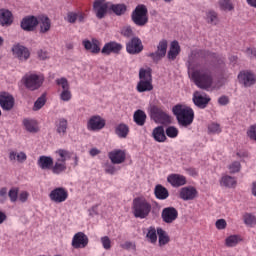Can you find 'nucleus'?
<instances>
[{
  "mask_svg": "<svg viewBox=\"0 0 256 256\" xmlns=\"http://www.w3.org/2000/svg\"><path fill=\"white\" fill-rule=\"evenodd\" d=\"M208 131H209V133L219 134V133H221V126L217 123H211L208 126Z\"/></svg>",
  "mask_w": 256,
  "mask_h": 256,
  "instance_id": "obj_56",
  "label": "nucleus"
},
{
  "mask_svg": "<svg viewBox=\"0 0 256 256\" xmlns=\"http://www.w3.org/2000/svg\"><path fill=\"white\" fill-rule=\"evenodd\" d=\"M93 9L98 19H103L107 15L109 9V3L105 0H96L93 4Z\"/></svg>",
  "mask_w": 256,
  "mask_h": 256,
  "instance_id": "obj_24",
  "label": "nucleus"
},
{
  "mask_svg": "<svg viewBox=\"0 0 256 256\" xmlns=\"http://www.w3.org/2000/svg\"><path fill=\"white\" fill-rule=\"evenodd\" d=\"M238 82L243 87H253L256 83V75L253 71L250 70H242L238 74Z\"/></svg>",
  "mask_w": 256,
  "mask_h": 256,
  "instance_id": "obj_10",
  "label": "nucleus"
},
{
  "mask_svg": "<svg viewBox=\"0 0 256 256\" xmlns=\"http://www.w3.org/2000/svg\"><path fill=\"white\" fill-rule=\"evenodd\" d=\"M159 123H162V125H171L172 123V118L167 114V112H164L161 114L160 118L157 120Z\"/></svg>",
  "mask_w": 256,
  "mask_h": 256,
  "instance_id": "obj_51",
  "label": "nucleus"
},
{
  "mask_svg": "<svg viewBox=\"0 0 256 256\" xmlns=\"http://www.w3.org/2000/svg\"><path fill=\"white\" fill-rule=\"evenodd\" d=\"M152 135L158 143H165V141H167V136L165 135V129L163 126L154 128Z\"/></svg>",
  "mask_w": 256,
  "mask_h": 256,
  "instance_id": "obj_35",
  "label": "nucleus"
},
{
  "mask_svg": "<svg viewBox=\"0 0 256 256\" xmlns=\"http://www.w3.org/2000/svg\"><path fill=\"white\" fill-rule=\"evenodd\" d=\"M45 81V76L42 74H26L22 78V83H24L26 89L29 91H37Z\"/></svg>",
  "mask_w": 256,
  "mask_h": 256,
  "instance_id": "obj_8",
  "label": "nucleus"
},
{
  "mask_svg": "<svg viewBox=\"0 0 256 256\" xmlns=\"http://www.w3.org/2000/svg\"><path fill=\"white\" fill-rule=\"evenodd\" d=\"M121 35H123V37H133V29H131V26H126L124 28H122L121 30Z\"/></svg>",
  "mask_w": 256,
  "mask_h": 256,
  "instance_id": "obj_57",
  "label": "nucleus"
},
{
  "mask_svg": "<svg viewBox=\"0 0 256 256\" xmlns=\"http://www.w3.org/2000/svg\"><path fill=\"white\" fill-rule=\"evenodd\" d=\"M153 211V205L145 197H136L132 202V213L136 219H147Z\"/></svg>",
  "mask_w": 256,
  "mask_h": 256,
  "instance_id": "obj_2",
  "label": "nucleus"
},
{
  "mask_svg": "<svg viewBox=\"0 0 256 256\" xmlns=\"http://www.w3.org/2000/svg\"><path fill=\"white\" fill-rule=\"evenodd\" d=\"M12 53L14 57H16V59H19V61H27L29 57H31V52L29 51V48L21 44L13 45Z\"/></svg>",
  "mask_w": 256,
  "mask_h": 256,
  "instance_id": "obj_18",
  "label": "nucleus"
},
{
  "mask_svg": "<svg viewBox=\"0 0 256 256\" xmlns=\"http://www.w3.org/2000/svg\"><path fill=\"white\" fill-rule=\"evenodd\" d=\"M13 24V13L8 9L0 10V25L2 27H9V25Z\"/></svg>",
  "mask_w": 256,
  "mask_h": 256,
  "instance_id": "obj_27",
  "label": "nucleus"
},
{
  "mask_svg": "<svg viewBox=\"0 0 256 256\" xmlns=\"http://www.w3.org/2000/svg\"><path fill=\"white\" fill-rule=\"evenodd\" d=\"M243 222L246 225V227H255L256 225V216L252 213L246 212L243 215Z\"/></svg>",
  "mask_w": 256,
  "mask_h": 256,
  "instance_id": "obj_42",
  "label": "nucleus"
},
{
  "mask_svg": "<svg viewBox=\"0 0 256 256\" xmlns=\"http://www.w3.org/2000/svg\"><path fill=\"white\" fill-rule=\"evenodd\" d=\"M105 119L99 115L92 116L87 123L88 131H101L105 127Z\"/></svg>",
  "mask_w": 256,
  "mask_h": 256,
  "instance_id": "obj_21",
  "label": "nucleus"
},
{
  "mask_svg": "<svg viewBox=\"0 0 256 256\" xmlns=\"http://www.w3.org/2000/svg\"><path fill=\"white\" fill-rule=\"evenodd\" d=\"M112 165H121L127 159V153L122 149H114L108 153Z\"/></svg>",
  "mask_w": 256,
  "mask_h": 256,
  "instance_id": "obj_17",
  "label": "nucleus"
},
{
  "mask_svg": "<svg viewBox=\"0 0 256 256\" xmlns=\"http://www.w3.org/2000/svg\"><path fill=\"white\" fill-rule=\"evenodd\" d=\"M116 171H117V169H115V166H113V165H108L105 168V173H108V175H115Z\"/></svg>",
  "mask_w": 256,
  "mask_h": 256,
  "instance_id": "obj_62",
  "label": "nucleus"
},
{
  "mask_svg": "<svg viewBox=\"0 0 256 256\" xmlns=\"http://www.w3.org/2000/svg\"><path fill=\"white\" fill-rule=\"evenodd\" d=\"M110 9L115 15H123L127 11V6L125 4H112Z\"/></svg>",
  "mask_w": 256,
  "mask_h": 256,
  "instance_id": "obj_44",
  "label": "nucleus"
},
{
  "mask_svg": "<svg viewBox=\"0 0 256 256\" xmlns=\"http://www.w3.org/2000/svg\"><path fill=\"white\" fill-rule=\"evenodd\" d=\"M8 197L11 203H17L19 199V188H11L8 192Z\"/></svg>",
  "mask_w": 256,
  "mask_h": 256,
  "instance_id": "obj_49",
  "label": "nucleus"
},
{
  "mask_svg": "<svg viewBox=\"0 0 256 256\" xmlns=\"http://www.w3.org/2000/svg\"><path fill=\"white\" fill-rule=\"evenodd\" d=\"M161 217L164 223L171 225L179 218V211L175 207H166L162 210Z\"/></svg>",
  "mask_w": 256,
  "mask_h": 256,
  "instance_id": "obj_15",
  "label": "nucleus"
},
{
  "mask_svg": "<svg viewBox=\"0 0 256 256\" xmlns=\"http://www.w3.org/2000/svg\"><path fill=\"white\" fill-rule=\"evenodd\" d=\"M146 240L152 245L157 243V229H155V226H150L147 228Z\"/></svg>",
  "mask_w": 256,
  "mask_h": 256,
  "instance_id": "obj_40",
  "label": "nucleus"
},
{
  "mask_svg": "<svg viewBox=\"0 0 256 256\" xmlns=\"http://www.w3.org/2000/svg\"><path fill=\"white\" fill-rule=\"evenodd\" d=\"M82 45L86 51L92 53V55H99L101 53V42L95 38L92 41L86 39L82 41Z\"/></svg>",
  "mask_w": 256,
  "mask_h": 256,
  "instance_id": "obj_23",
  "label": "nucleus"
},
{
  "mask_svg": "<svg viewBox=\"0 0 256 256\" xmlns=\"http://www.w3.org/2000/svg\"><path fill=\"white\" fill-rule=\"evenodd\" d=\"M181 53V46H179V42L172 41L170 45V49L167 54V58L169 61H175L177 56Z\"/></svg>",
  "mask_w": 256,
  "mask_h": 256,
  "instance_id": "obj_29",
  "label": "nucleus"
},
{
  "mask_svg": "<svg viewBox=\"0 0 256 256\" xmlns=\"http://www.w3.org/2000/svg\"><path fill=\"white\" fill-rule=\"evenodd\" d=\"M136 91L138 93L153 91V75L151 74L150 68H141L139 70V81L136 86Z\"/></svg>",
  "mask_w": 256,
  "mask_h": 256,
  "instance_id": "obj_4",
  "label": "nucleus"
},
{
  "mask_svg": "<svg viewBox=\"0 0 256 256\" xmlns=\"http://www.w3.org/2000/svg\"><path fill=\"white\" fill-rule=\"evenodd\" d=\"M220 185L228 189H235L237 187V178L230 175H223L220 180Z\"/></svg>",
  "mask_w": 256,
  "mask_h": 256,
  "instance_id": "obj_31",
  "label": "nucleus"
},
{
  "mask_svg": "<svg viewBox=\"0 0 256 256\" xmlns=\"http://www.w3.org/2000/svg\"><path fill=\"white\" fill-rule=\"evenodd\" d=\"M53 158L51 156H40L37 165L44 171H51L53 168Z\"/></svg>",
  "mask_w": 256,
  "mask_h": 256,
  "instance_id": "obj_28",
  "label": "nucleus"
},
{
  "mask_svg": "<svg viewBox=\"0 0 256 256\" xmlns=\"http://www.w3.org/2000/svg\"><path fill=\"white\" fill-rule=\"evenodd\" d=\"M133 121L138 127H143L147 121V114L143 110H136L133 115Z\"/></svg>",
  "mask_w": 256,
  "mask_h": 256,
  "instance_id": "obj_34",
  "label": "nucleus"
},
{
  "mask_svg": "<svg viewBox=\"0 0 256 256\" xmlns=\"http://www.w3.org/2000/svg\"><path fill=\"white\" fill-rule=\"evenodd\" d=\"M38 25H40V33H47L51 29V20L47 16H40Z\"/></svg>",
  "mask_w": 256,
  "mask_h": 256,
  "instance_id": "obj_37",
  "label": "nucleus"
},
{
  "mask_svg": "<svg viewBox=\"0 0 256 256\" xmlns=\"http://www.w3.org/2000/svg\"><path fill=\"white\" fill-rule=\"evenodd\" d=\"M251 191H252V195H253L254 197H256V181H254V182L252 183Z\"/></svg>",
  "mask_w": 256,
  "mask_h": 256,
  "instance_id": "obj_64",
  "label": "nucleus"
},
{
  "mask_svg": "<svg viewBox=\"0 0 256 256\" xmlns=\"http://www.w3.org/2000/svg\"><path fill=\"white\" fill-rule=\"evenodd\" d=\"M205 20L209 25H217L219 23V15L215 10H208L206 11Z\"/></svg>",
  "mask_w": 256,
  "mask_h": 256,
  "instance_id": "obj_41",
  "label": "nucleus"
},
{
  "mask_svg": "<svg viewBox=\"0 0 256 256\" xmlns=\"http://www.w3.org/2000/svg\"><path fill=\"white\" fill-rule=\"evenodd\" d=\"M56 125V131L59 135H65L67 133V127L69 123L67 122V119L60 118L55 122Z\"/></svg>",
  "mask_w": 256,
  "mask_h": 256,
  "instance_id": "obj_38",
  "label": "nucleus"
},
{
  "mask_svg": "<svg viewBox=\"0 0 256 256\" xmlns=\"http://www.w3.org/2000/svg\"><path fill=\"white\" fill-rule=\"evenodd\" d=\"M245 54L249 59H256V48H247Z\"/></svg>",
  "mask_w": 256,
  "mask_h": 256,
  "instance_id": "obj_59",
  "label": "nucleus"
},
{
  "mask_svg": "<svg viewBox=\"0 0 256 256\" xmlns=\"http://www.w3.org/2000/svg\"><path fill=\"white\" fill-rule=\"evenodd\" d=\"M218 103H219V105H222V106L229 105V97H227V96H221V97L218 99Z\"/></svg>",
  "mask_w": 256,
  "mask_h": 256,
  "instance_id": "obj_61",
  "label": "nucleus"
},
{
  "mask_svg": "<svg viewBox=\"0 0 256 256\" xmlns=\"http://www.w3.org/2000/svg\"><path fill=\"white\" fill-rule=\"evenodd\" d=\"M197 188L193 186L182 187L179 191V197L182 201H193L198 195Z\"/></svg>",
  "mask_w": 256,
  "mask_h": 256,
  "instance_id": "obj_22",
  "label": "nucleus"
},
{
  "mask_svg": "<svg viewBox=\"0 0 256 256\" xmlns=\"http://www.w3.org/2000/svg\"><path fill=\"white\" fill-rule=\"evenodd\" d=\"M10 161H18V163H25L27 161V154L25 152L11 151L9 153Z\"/></svg>",
  "mask_w": 256,
  "mask_h": 256,
  "instance_id": "obj_39",
  "label": "nucleus"
},
{
  "mask_svg": "<svg viewBox=\"0 0 256 256\" xmlns=\"http://www.w3.org/2000/svg\"><path fill=\"white\" fill-rule=\"evenodd\" d=\"M56 155L58 157L53 162L51 171L54 175H61V173L67 171V160L71 159V152L65 149H59L56 151Z\"/></svg>",
  "mask_w": 256,
  "mask_h": 256,
  "instance_id": "obj_5",
  "label": "nucleus"
},
{
  "mask_svg": "<svg viewBox=\"0 0 256 256\" xmlns=\"http://www.w3.org/2000/svg\"><path fill=\"white\" fill-rule=\"evenodd\" d=\"M86 17L87 16L85 15V13L81 11L68 12L66 16V21H68V23H76L77 21H79V23H83Z\"/></svg>",
  "mask_w": 256,
  "mask_h": 256,
  "instance_id": "obj_30",
  "label": "nucleus"
},
{
  "mask_svg": "<svg viewBox=\"0 0 256 256\" xmlns=\"http://www.w3.org/2000/svg\"><path fill=\"white\" fill-rule=\"evenodd\" d=\"M18 199L20 203H27L28 199H29V192L27 191H21L18 194Z\"/></svg>",
  "mask_w": 256,
  "mask_h": 256,
  "instance_id": "obj_58",
  "label": "nucleus"
},
{
  "mask_svg": "<svg viewBox=\"0 0 256 256\" xmlns=\"http://www.w3.org/2000/svg\"><path fill=\"white\" fill-rule=\"evenodd\" d=\"M154 195L156 199H159L160 201H165V199L169 198V190L165 188L163 185L158 184L154 188Z\"/></svg>",
  "mask_w": 256,
  "mask_h": 256,
  "instance_id": "obj_32",
  "label": "nucleus"
},
{
  "mask_svg": "<svg viewBox=\"0 0 256 256\" xmlns=\"http://www.w3.org/2000/svg\"><path fill=\"white\" fill-rule=\"evenodd\" d=\"M228 170L231 175H234V173H239V171H241V162H232L230 165H228Z\"/></svg>",
  "mask_w": 256,
  "mask_h": 256,
  "instance_id": "obj_50",
  "label": "nucleus"
},
{
  "mask_svg": "<svg viewBox=\"0 0 256 256\" xmlns=\"http://www.w3.org/2000/svg\"><path fill=\"white\" fill-rule=\"evenodd\" d=\"M37 55L42 61H45V59H49V52H47L46 50H39L37 52Z\"/></svg>",
  "mask_w": 256,
  "mask_h": 256,
  "instance_id": "obj_60",
  "label": "nucleus"
},
{
  "mask_svg": "<svg viewBox=\"0 0 256 256\" xmlns=\"http://www.w3.org/2000/svg\"><path fill=\"white\" fill-rule=\"evenodd\" d=\"M164 112L165 111H163V109L159 106H152L150 109L151 118L155 121H158V119L160 118L161 115H163Z\"/></svg>",
  "mask_w": 256,
  "mask_h": 256,
  "instance_id": "obj_45",
  "label": "nucleus"
},
{
  "mask_svg": "<svg viewBox=\"0 0 256 256\" xmlns=\"http://www.w3.org/2000/svg\"><path fill=\"white\" fill-rule=\"evenodd\" d=\"M192 101L196 107H199V109H205L207 105H209V102L211 101V97L205 93H201L199 91H196L193 93Z\"/></svg>",
  "mask_w": 256,
  "mask_h": 256,
  "instance_id": "obj_19",
  "label": "nucleus"
},
{
  "mask_svg": "<svg viewBox=\"0 0 256 256\" xmlns=\"http://www.w3.org/2000/svg\"><path fill=\"white\" fill-rule=\"evenodd\" d=\"M197 56L200 57V59H214L216 69L220 75H223L227 71V66L225 65V58L207 51V50H198Z\"/></svg>",
  "mask_w": 256,
  "mask_h": 256,
  "instance_id": "obj_6",
  "label": "nucleus"
},
{
  "mask_svg": "<svg viewBox=\"0 0 256 256\" xmlns=\"http://www.w3.org/2000/svg\"><path fill=\"white\" fill-rule=\"evenodd\" d=\"M144 48L145 47L143 46V42L139 37H132L126 43V51L129 53V55H139V53L143 52Z\"/></svg>",
  "mask_w": 256,
  "mask_h": 256,
  "instance_id": "obj_12",
  "label": "nucleus"
},
{
  "mask_svg": "<svg viewBox=\"0 0 256 256\" xmlns=\"http://www.w3.org/2000/svg\"><path fill=\"white\" fill-rule=\"evenodd\" d=\"M149 11L147 10V6L140 4L135 10L132 12V21L138 27H145L147 23H149Z\"/></svg>",
  "mask_w": 256,
  "mask_h": 256,
  "instance_id": "obj_7",
  "label": "nucleus"
},
{
  "mask_svg": "<svg viewBox=\"0 0 256 256\" xmlns=\"http://www.w3.org/2000/svg\"><path fill=\"white\" fill-rule=\"evenodd\" d=\"M240 241H242L241 236L231 235L225 239V245L226 247H236Z\"/></svg>",
  "mask_w": 256,
  "mask_h": 256,
  "instance_id": "obj_43",
  "label": "nucleus"
},
{
  "mask_svg": "<svg viewBox=\"0 0 256 256\" xmlns=\"http://www.w3.org/2000/svg\"><path fill=\"white\" fill-rule=\"evenodd\" d=\"M215 227H216V229H218V231H223V230L227 229V220H225L223 218L218 219L215 222Z\"/></svg>",
  "mask_w": 256,
  "mask_h": 256,
  "instance_id": "obj_54",
  "label": "nucleus"
},
{
  "mask_svg": "<svg viewBox=\"0 0 256 256\" xmlns=\"http://www.w3.org/2000/svg\"><path fill=\"white\" fill-rule=\"evenodd\" d=\"M23 124H24L25 129L27 131H29L30 133H37V126L35 124V121L25 119L23 121Z\"/></svg>",
  "mask_w": 256,
  "mask_h": 256,
  "instance_id": "obj_46",
  "label": "nucleus"
},
{
  "mask_svg": "<svg viewBox=\"0 0 256 256\" xmlns=\"http://www.w3.org/2000/svg\"><path fill=\"white\" fill-rule=\"evenodd\" d=\"M115 133L120 139H127V135H129V126L124 123L118 124L115 127Z\"/></svg>",
  "mask_w": 256,
  "mask_h": 256,
  "instance_id": "obj_36",
  "label": "nucleus"
},
{
  "mask_svg": "<svg viewBox=\"0 0 256 256\" xmlns=\"http://www.w3.org/2000/svg\"><path fill=\"white\" fill-rule=\"evenodd\" d=\"M103 249H105L106 251H109V249H111V238H109V236H103L100 239Z\"/></svg>",
  "mask_w": 256,
  "mask_h": 256,
  "instance_id": "obj_53",
  "label": "nucleus"
},
{
  "mask_svg": "<svg viewBox=\"0 0 256 256\" xmlns=\"http://www.w3.org/2000/svg\"><path fill=\"white\" fill-rule=\"evenodd\" d=\"M167 181L172 187H183V185H187V178L181 174H170L167 177Z\"/></svg>",
  "mask_w": 256,
  "mask_h": 256,
  "instance_id": "obj_26",
  "label": "nucleus"
},
{
  "mask_svg": "<svg viewBox=\"0 0 256 256\" xmlns=\"http://www.w3.org/2000/svg\"><path fill=\"white\" fill-rule=\"evenodd\" d=\"M39 25V20L35 16H28L21 21L24 31H33Z\"/></svg>",
  "mask_w": 256,
  "mask_h": 256,
  "instance_id": "obj_25",
  "label": "nucleus"
},
{
  "mask_svg": "<svg viewBox=\"0 0 256 256\" xmlns=\"http://www.w3.org/2000/svg\"><path fill=\"white\" fill-rule=\"evenodd\" d=\"M0 107L3 111H11L15 107V97L9 92H0Z\"/></svg>",
  "mask_w": 256,
  "mask_h": 256,
  "instance_id": "obj_16",
  "label": "nucleus"
},
{
  "mask_svg": "<svg viewBox=\"0 0 256 256\" xmlns=\"http://www.w3.org/2000/svg\"><path fill=\"white\" fill-rule=\"evenodd\" d=\"M71 245L73 249H85L89 245V237L85 232H77L72 238Z\"/></svg>",
  "mask_w": 256,
  "mask_h": 256,
  "instance_id": "obj_14",
  "label": "nucleus"
},
{
  "mask_svg": "<svg viewBox=\"0 0 256 256\" xmlns=\"http://www.w3.org/2000/svg\"><path fill=\"white\" fill-rule=\"evenodd\" d=\"M173 115H175L178 124L182 127H189L191 123H193V119H195V112L193 108L177 104L172 108Z\"/></svg>",
  "mask_w": 256,
  "mask_h": 256,
  "instance_id": "obj_3",
  "label": "nucleus"
},
{
  "mask_svg": "<svg viewBox=\"0 0 256 256\" xmlns=\"http://www.w3.org/2000/svg\"><path fill=\"white\" fill-rule=\"evenodd\" d=\"M167 55V40H161L157 46V51L147 54L154 63H159Z\"/></svg>",
  "mask_w": 256,
  "mask_h": 256,
  "instance_id": "obj_13",
  "label": "nucleus"
},
{
  "mask_svg": "<svg viewBox=\"0 0 256 256\" xmlns=\"http://www.w3.org/2000/svg\"><path fill=\"white\" fill-rule=\"evenodd\" d=\"M187 173H188V175H190L191 177H197V175H199V172H198L197 169H195V168H188V169H187Z\"/></svg>",
  "mask_w": 256,
  "mask_h": 256,
  "instance_id": "obj_63",
  "label": "nucleus"
},
{
  "mask_svg": "<svg viewBox=\"0 0 256 256\" xmlns=\"http://www.w3.org/2000/svg\"><path fill=\"white\" fill-rule=\"evenodd\" d=\"M56 85H58L62 89V92L60 93L61 101H71L73 94H71V87L69 86V81L67 80V78L62 77L56 79Z\"/></svg>",
  "mask_w": 256,
  "mask_h": 256,
  "instance_id": "obj_11",
  "label": "nucleus"
},
{
  "mask_svg": "<svg viewBox=\"0 0 256 256\" xmlns=\"http://www.w3.org/2000/svg\"><path fill=\"white\" fill-rule=\"evenodd\" d=\"M157 235L159 247H165V245H168V243H170L171 238L169 237V234L165 230H163V228H157Z\"/></svg>",
  "mask_w": 256,
  "mask_h": 256,
  "instance_id": "obj_33",
  "label": "nucleus"
},
{
  "mask_svg": "<svg viewBox=\"0 0 256 256\" xmlns=\"http://www.w3.org/2000/svg\"><path fill=\"white\" fill-rule=\"evenodd\" d=\"M52 203H65L69 199V191L64 187H56L49 193Z\"/></svg>",
  "mask_w": 256,
  "mask_h": 256,
  "instance_id": "obj_9",
  "label": "nucleus"
},
{
  "mask_svg": "<svg viewBox=\"0 0 256 256\" xmlns=\"http://www.w3.org/2000/svg\"><path fill=\"white\" fill-rule=\"evenodd\" d=\"M165 133L170 139H175L179 136V129L175 126H169L166 128Z\"/></svg>",
  "mask_w": 256,
  "mask_h": 256,
  "instance_id": "obj_47",
  "label": "nucleus"
},
{
  "mask_svg": "<svg viewBox=\"0 0 256 256\" xmlns=\"http://www.w3.org/2000/svg\"><path fill=\"white\" fill-rule=\"evenodd\" d=\"M190 78L199 89H210L213 85V71L205 64L201 69H193L189 72Z\"/></svg>",
  "mask_w": 256,
  "mask_h": 256,
  "instance_id": "obj_1",
  "label": "nucleus"
},
{
  "mask_svg": "<svg viewBox=\"0 0 256 256\" xmlns=\"http://www.w3.org/2000/svg\"><path fill=\"white\" fill-rule=\"evenodd\" d=\"M219 5L222 11H233L234 9V6L231 0H220Z\"/></svg>",
  "mask_w": 256,
  "mask_h": 256,
  "instance_id": "obj_48",
  "label": "nucleus"
},
{
  "mask_svg": "<svg viewBox=\"0 0 256 256\" xmlns=\"http://www.w3.org/2000/svg\"><path fill=\"white\" fill-rule=\"evenodd\" d=\"M123 50V45L121 43H118L116 41H110L106 43L102 50V55H110L111 53H114L115 55H119L121 51Z\"/></svg>",
  "mask_w": 256,
  "mask_h": 256,
  "instance_id": "obj_20",
  "label": "nucleus"
},
{
  "mask_svg": "<svg viewBox=\"0 0 256 256\" xmlns=\"http://www.w3.org/2000/svg\"><path fill=\"white\" fill-rule=\"evenodd\" d=\"M47 102V100L45 99V96H41L39 97L35 103H34V107L33 110L34 111H39V109H42L45 106V103Z\"/></svg>",
  "mask_w": 256,
  "mask_h": 256,
  "instance_id": "obj_52",
  "label": "nucleus"
},
{
  "mask_svg": "<svg viewBox=\"0 0 256 256\" xmlns=\"http://www.w3.org/2000/svg\"><path fill=\"white\" fill-rule=\"evenodd\" d=\"M247 136L252 141H256V124L251 125L247 130Z\"/></svg>",
  "mask_w": 256,
  "mask_h": 256,
  "instance_id": "obj_55",
  "label": "nucleus"
}]
</instances>
